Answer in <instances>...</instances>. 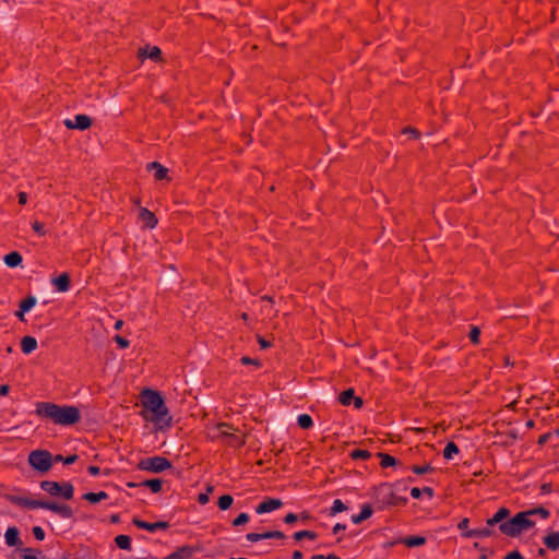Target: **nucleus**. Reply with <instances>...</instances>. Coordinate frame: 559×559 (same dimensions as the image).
<instances>
[{"label":"nucleus","mask_w":559,"mask_h":559,"mask_svg":"<svg viewBox=\"0 0 559 559\" xmlns=\"http://www.w3.org/2000/svg\"><path fill=\"white\" fill-rule=\"evenodd\" d=\"M35 413L37 416L48 418L61 426H71L79 423L81 419V413L76 406H61L50 402L37 403Z\"/></svg>","instance_id":"obj_1"},{"label":"nucleus","mask_w":559,"mask_h":559,"mask_svg":"<svg viewBox=\"0 0 559 559\" xmlns=\"http://www.w3.org/2000/svg\"><path fill=\"white\" fill-rule=\"evenodd\" d=\"M198 501L201 504L207 503L209 502V495L207 493H200L199 497H198Z\"/></svg>","instance_id":"obj_53"},{"label":"nucleus","mask_w":559,"mask_h":559,"mask_svg":"<svg viewBox=\"0 0 559 559\" xmlns=\"http://www.w3.org/2000/svg\"><path fill=\"white\" fill-rule=\"evenodd\" d=\"M138 467L140 469H146L154 473H160L171 467L169 460L163 456H154L146 460H142Z\"/></svg>","instance_id":"obj_7"},{"label":"nucleus","mask_w":559,"mask_h":559,"mask_svg":"<svg viewBox=\"0 0 559 559\" xmlns=\"http://www.w3.org/2000/svg\"><path fill=\"white\" fill-rule=\"evenodd\" d=\"M88 473L92 474V475H97L99 474V467L98 466H94V465H91L88 467Z\"/></svg>","instance_id":"obj_60"},{"label":"nucleus","mask_w":559,"mask_h":559,"mask_svg":"<svg viewBox=\"0 0 559 559\" xmlns=\"http://www.w3.org/2000/svg\"><path fill=\"white\" fill-rule=\"evenodd\" d=\"M132 522H133V524L136 527L143 528V530H146V531H151V532H154L157 528L165 530V528L168 527V523L167 522H163V521L156 522V523H148V522H145V521H142L140 519L134 518Z\"/></svg>","instance_id":"obj_14"},{"label":"nucleus","mask_w":559,"mask_h":559,"mask_svg":"<svg viewBox=\"0 0 559 559\" xmlns=\"http://www.w3.org/2000/svg\"><path fill=\"white\" fill-rule=\"evenodd\" d=\"M257 341L259 343V345L261 346V348L265 349V348H269L272 346L271 342L270 341H266L263 336L261 335H257Z\"/></svg>","instance_id":"obj_46"},{"label":"nucleus","mask_w":559,"mask_h":559,"mask_svg":"<svg viewBox=\"0 0 559 559\" xmlns=\"http://www.w3.org/2000/svg\"><path fill=\"white\" fill-rule=\"evenodd\" d=\"M371 456V453L367 450H360V449H357V450H354L352 453H350V457L353 460H367Z\"/></svg>","instance_id":"obj_35"},{"label":"nucleus","mask_w":559,"mask_h":559,"mask_svg":"<svg viewBox=\"0 0 559 559\" xmlns=\"http://www.w3.org/2000/svg\"><path fill=\"white\" fill-rule=\"evenodd\" d=\"M219 435L217 438L224 440L229 447L240 448L246 443V433H238L239 429L227 423L216 424Z\"/></svg>","instance_id":"obj_4"},{"label":"nucleus","mask_w":559,"mask_h":559,"mask_svg":"<svg viewBox=\"0 0 559 559\" xmlns=\"http://www.w3.org/2000/svg\"><path fill=\"white\" fill-rule=\"evenodd\" d=\"M297 421L298 426L302 429H309L313 425L312 418L307 414L300 415Z\"/></svg>","instance_id":"obj_33"},{"label":"nucleus","mask_w":559,"mask_h":559,"mask_svg":"<svg viewBox=\"0 0 559 559\" xmlns=\"http://www.w3.org/2000/svg\"><path fill=\"white\" fill-rule=\"evenodd\" d=\"M468 523H469V520L467 518H464L463 520L460 521V523L457 524V527L460 530H465V528H467Z\"/></svg>","instance_id":"obj_54"},{"label":"nucleus","mask_w":559,"mask_h":559,"mask_svg":"<svg viewBox=\"0 0 559 559\" xmlns=\"http://www.w3.org/2000/svg\"><path fill=\"white\" fill-rule=\"evenodd\" d=\"M525 512L530 513V516L534 515V514H539V515H542L543 519H547L549 516V511L547 509H545L544 507H539V508H536V509H533L530 511H525Z\"/></svg>","instance_id":"obj_40"},{"label":"nucleus","mask_w":559,"mask_h":559,"mask_svg":"<svg viewBox=\"0 0 559 559\" xmlns=\"http://www.w3.org/2000/svg\"><path fill=\"white\" fill-rule=\"evenodd\" d=\"M408 547L419 546V536H411L402 540Z\"/></svg>","instance_id":"obj_42"},{"label":"nucleus","mask_w":559,"mask_h":559,"mask_svg":"<svg viewBox=\"0 0 559 559\" xmlns=\"http://www.w3.org/2000/svg\"><path fill=\"white\" fill-rule=\"evenodd\" d=\"M510 515V510L507 508H500L492 518L487 520L488 526H493L498 523H503V521Z\"/></svg>","instance_id":"obj_19"},{"label":"nucleus","mask_w":559,"mask_h":559,"mask_svg":"<svg viewBox=\"0 0 559 559\" xmlns=\"http://www.w3.org/2000/svg\"><path fill=\"white\" fill-rule=\"evenodd\" d=\"M147 170H155L154 177L156 180H169L168 169L158 162L147 164Z\"/></svg>","instance_id":"obj_15"},{"label":"nucleus","mask_w":559,"mask_h":559,"mask_svg":"<svg viewBox=\"0 0 559 559\" xmlns=\"http://www.w3.org/2000/svg\"><path fill=\"white\" fill-rule=\"evenodd\" d=\"M378 456L381 459L380 465L383 468H386L389 466H394L396 464V460L391 456L390 454L379 452Z\"/></svg>","instance_id":"obj_29"},{"label":"nucleus","mask_w":559,"mask_h":559,"mask_svg":"<svg viewBox=\"0 0 559 559\" xmlns=\"http://www.w3.org/2000/svg\"><path fill=\"white\" fill-rule=\"evenodd\" d=\"M25 312H26V311H22V309L20 308V310L15 312V316H16V317L22 321V322H24V321H25V317H24V313H25Z\"/></svg>","instance_id":"obj_62"},{"label":"nucleus","mask_w":559,"mask_h":559,"mask_svg":"<svg viewBox=\"0 0 559 559\" xmlns=\"http://www.w3.org/2000/svg\"><path fill=\"white\" fill-rule=\"evenodd\" d=\"M427 495L429 498L433 496V489L431 487L421 488V495Z\"/></svg>","instance_id":"obj_55"},{"label":"nucleus","mask_w":559,"mask_h":559,"mask_svg":"<svg viewBox=\"0 0 559 559\" xmlns=\"http://www.w3.org/2000/svg\"><path fill=\"white\" fill-rule=\"evenodd\" d=\"M353 402H354V406H355L356 408H360V407H362V405H364V401H362V399H361V397H359V396H354Z\"/></svg>","instance_id":"obj_52"},{"label":"nucleus","mask_w":559,"mask_h":559,"mask_svg":"<svg viewBox=\"0 0 559 559\" xmlns=\"http://www.w3.org/2000/svg\"><path fill=\"white\" fill-rule=\"evenodd\" d=\"M139 219L144 224L145 227L151 229L155 228L158 224V219L155 214L146 207H140Z\"/></svg>","instance_id":"obj_11"},{"label":"nucleus","mask_w":559,"mask_h":559,"mask_svg":"<svg viewBox=\"0 0 559 559\" xmlns=\"http://www.w3.org/2000/svg\"><path fill=\"white\" fill-rule=\"evenodd\" d=\"M107 493L105 491L99 492H87L83 495V499L91 502V503H97L102 500L107 499Z\"/></svg>","instance_id":"obj_25"},{"label":"nucleus","mask_w":559,"mask_h":559,"mask_svg":"<svg viewBox=\"0 0 559 559\" xmlns=\"http://www.w3.org/2000/svg\"><path fill=\"white\" fill-rule=\"evenodd\" d=\"M233 501L234 499L230 495H223L219 497L217 504L221 510H227L233 504Z\"/></svg>","instance_id":"obj_32"},{"label":"nucleus","mask_w":559,"mask_h":559,"mask_svg":"<svg viewBox=\"0 0 559 559\" xmlns=\"http://www.w3.org/2000/svg\"><path fill=\"white\" fill-rule=\"evenodd\" d=\"M240 361H241V364H242V365H253V366H255V367H260V366H261L260 360H258V359H252V358L247 357V356L242 357V358L240 359Z\"/></svg>","instance_id":"obj_44"},{"label":"nucleus","mask_w":559,"mask_h":559,"mask_svg":"<svg viewBox=\"0 0 559 559\" xmlns=\"http://www.w3.org/2000/svg\"><path fill=\"white\" fill-rule=\"evenodd\" d=\"M297 515L294 514V513H288L285 518H284V522L287 523V524H293L297 521Z\"/></svg>","instance_id":"obj_50"},{"label":"nucleus","mask_w":559,"mask_h":559,"mask_svg":"<svg viewBox=\"0 0 559 559\" xmlns=\"http://www.w3.org/2000/svg\"><path fill=\"white\" fill-rule=\"evenodd\" d=\"M503 559H524V557L516 550L508 554Z\"/></svg>","instance_id":"obj_49"},{"label":"nucleus","mask_w":559,"mask_h":559,"mask_svg":"<svg viewBox=\"0 0 559 559\" xmlns=\"http://www.w3.org/2000/svg\"><path fill=\"white\" fill-rule=\"evenodd\" d=\"M33 534H34V537L38 540H43L45 538V532L41 527L39 526H35L33 527Z\"/></svg>","instance_id":"obj_45"},{"label":"nucleus","mask_w":559,"mask_h":559,"mask_svg":"<svg viewBox=\"0 0 559 559\" xmlns=\"http://www.w3.org/2000/svg\"><path fill=\"white\" fill-rule=\"evenodd\" d=\"M246 538L249 540V542H259V540H262V539H267V538H273L272 537V531H269V532H265V533H249L247 534Z\"/></svg>","instance_id":"obj_28"},{"label":"nucleus","mask_w":559,"mask_h":559,"mask_svg":"<svg viewBox=\"0 0 559 559\" xmlns=\"http://www.w3.org/2000/svg\"><path fill=\"white\" fill-rule=\"evenodd\" d=\"M480 330L477 326H473L469 331L468 337L473 344L479 343Z\"/></svg>","instance_id":"obj_39"},{"label":"nucleus","mask_w":559,"mask_h":559,"mask_svg":"<svg viewBox=\"0 0 559 559\" xmlns=\"http://www.w3.org/2000/svg\"><path fill=\"white\" fill-rule=\"evenodd\" d=\"M28 464L34 469L46 473L52 466V455L47 450H34L28 455Z\"/></svg>","instance_id":"obj_5"},{"label":"nucleus","mask_w":559,"mask_h":559,"mask_svg":"<svg viewBox=\"0 0 559 559\" xmlns=\"http://www.w3.org/2000/svg\"><path fill=\"white\" fill-rule=\"evenodd\" d=\"M293 559H302V554L299 550L293 552Z\"/></svg>","instance_id":"obj_63"},{"label":"nucleus","mask_w":559,"mask_h":559,"mask_svg":"<svg viewBox=\"0 0 559 559\" xmlns=\"http://www.w3.org/2000/svg\"><path fill=\"white\" fill-rule=\"evenodd\" d=\"M322 559H340L337 556L335 555H329V556H323L322 555Z\"/></svg>","instance_id":"obj_64"},{"label":"nucleus","mask_w":559,"mask_h":559,"mask_svg":"<svg viewBox=\"0 0 559 559\" xmlns=\"http://www.w3.org/2000/svg\"><path fill=\"white\" fill-rule=\"evenodd\" d=\"M36 304V298L34 296H28L20 302V308L22 311L31 310Z\"/></svg>","instance_id":"obj_34"},{"label":"nucleus","mask_w":559,"mask_h":559,"mask_svg":"<svg viewBox=\"0 0 559 559\" xmlns=\"http://www.w3.org/2000/svg\"><path fill=\"white\" fill-rule=\"evenodd\" d=\"M272 537L277 538V539H283L285 537V535L281 531H272Z\"/></svg>","instance_id":"obj_59"},{"label":"nucleus","mask_w":559,"mask_h":559,"mask_svg":"<svg viewBox=\"0 0 559 559\" xmlns=\"http://www.w3.org/2000/svg\"><path fill=\"white\" fill-rule=\"evenodd\" d=\"M92 124H93L92 118L86 115H76L74 117V120H72V119L64 120V126L69 130L76 129V130L84 131V130L90 129L92 127Z\"/></svg>","instance_id":"obj_8"},{"label":"nucleus","mask_w":559,"mask_h":559,"mask_svg":"<svg viewBox=\"0 0 559 559\" xmlns=\"http://www.w3.org/2000/svg\"><path fill=\"white\" fill-rule=\"evenodd\" d=\"M4 263L10 267L19 266L22 263V255L16 252H10L4 257Z\"/></svg>","instance_id":"obj_24"},{"label":"nucleus","mask_w":559,"mask_h":559,"mask_svg":"<svg viewBox=\"0 0 559 559\" xmlns=\"http://www.w3.org/2000/svg\"><path fill=\"white\" fill-rule=\"evenodd\" d=\"M19 203L24 205L27 202V194L25 192H20L17 194Z\"/></svg>","instance_id":"obj_51"},{"label":"nucleus","mask_w":559,"mask_h":559,"mask_svg":"<svg viewBox=\"0 0 559 559\" xmlns=\"http://www.w3.org/2000/svg\"><path fill=\"white\" fill-rule=\"evenodd\" d=\"M347 509V507L338 499L333 502V507L331 508V515H334L338 512H343Z\"/></svg>","instance_id":"obj_37"},{"label":"nucleus","mask_w":559,"mask_h":559,"mask_svg":"<svg viewBox=\"0 0 559 559\" xmlns=\"http://www.w3.org/2000/svg\"><path fill=\"white\" fill-rule=\"evenodd\" d=\"M140 485L148 487L153 492L157 493L162 490L163 481L158 478H154L144 480Z\"/></svg>","instance_id":"obj_26"},{"label":"nucleus","mask_w":559,"mask_h":559,"mask_svg":"<svg viewBox=\"0 0 559 559\" xmlns=\"http://www.w3.org/2000/svg\"><path fill=\"white\" fill-rule=\"evenodd\" d=\"M544 544L550 550L559 549V532H551L545 536Z\"/></svg>","instance_id":"obj_21"},{"label":"nucleus","mask_w":559,"mask_h":559,"mask_svg":"<svg viewBox=\"0 0 559 559\" xmlns=\"http://www.w3.org/2000/svg\"><path fill=\"white\" fill-rule=\"evenodd\" d=\"M136 57L140 60H144L146 58L155 61V62H162V50L157 46L150 47L148 45L144 47H140L136 52Z\"/></svg>","instance_id":"obj_9"},{"label":"nucleus","mask_w":559,"mask_h":559,"mask_svg":"<svg viewBox=\"0 0 559 559\" xmlns=\"http://www.w3.org/2000/svg\"><path fill=\"white\" fill-rule=\"evenodd\" d=\"M21 348L24 354H31L37 348V341L33 336H24L21 340Z\"/></svg>","instance_id":"obj_20"},{"label":"nucleus","mask_w":559,"mask_h":559,"mask_svg":"<svg viewBox=\"0 0 559 559\" xmlns=\"http://www.w3.org/2000/svg\"><path fill=\"white\" fill-rule=\"evenodd\" d=\"M115 341L121 348H126L129 346V341L120 335H116Z\"/></svg>","instance_id":"obj_47"},{"label":"nucleus","mask_w":559,"mask_h":559,"mask_svg":"<svg viewBox=\"0 0 559 559\" xmlns=\"http://www.w3.org/2000/svg\"><path fill=\"white\" fill-rule=\"evenodd\" d=\"M9 390H10L9 385H7V384L0 385V395L5 396L9 393Z\"/></svg>","instance_id":"obj_57"},{"label":"nucleus","mask_w":559,"mask_h":559,"mask_svg":"<svg viewBox=\"0 0 559 559\" xmlns=\"http://www.w3.org/2000/svg\"><path fill=\"white\" fill-rule=\"evenodd\" d=\"M490 527L491 526L487 525L486 527H483V528L471 530V531H467L464 535L466 537H478V538L489 537L493 533V531Z\"/></svg>","instance_id":"obj_22"},{"label":"nucleus","mask_w":559,"mask_h":559,"mask_svg":"<svg viewBox=\"0 0 559 559\" xmlns=\"http://www.w3.org/2000/svg\"><path fill=\"white\" fill-rule=\"evenodd\" d=\"M282 501L280 499H267L265 501H263L262 503H260L258 507H257V512L259 514L261 513H265V512H271L273 510H276L278 508L282 507Z\"/></svg>","instance_id":"obj_16"},{"label":"nucleus","mask_w":559,"mask_h":559,"mask_svg":"<svg viewBox=\"0 0 559 559\" xmlns=\"http://www.w3.org/2000/svg\"><path fill=\"white\" fill-rule=\"evenodd\" d=\"M4 498L8 501H10L11 503L17 504L20 507L33 508V509L38 508L39 500H31V499H27L24 497H19V496L11 495V493H5Z\"/></svg>","instance_id":"obj_12"},{"label":"nucleus","mask_w":559,"mask_h":559,"mask_svg":"<svg viewBox=\"0 0 559 559\" xmlns=\"http://www.w3.org/2000/svg\"><path fill=\"white\" fill-rule=\"evenodd\" d=\"M534 525L535 522L531 520L530 513L519 512L512 519L501 523L499 530L507 536L515 537L520 535L522 531L528 530Z\"/></svg>","instance_id":"obj_3"},{"label":"nucleus","mask_w":559,"mask_h":559,"mask_svg":"<svg viewBox=\"0 0 559 559\" xmlns=\"http://www.w3.org/2000/svg\"><path fill=\"white\" fill-rule=\"evenodd\" d=\"M294 538L296 540H301L304 538L316 539L317 534L312 531H300V532L295 533Z\"/></svg>","instance_id":"obj_36"},{"label":"nucleus","mask_w":559,"mask_h":559,"mask_svg":"<svg viewBox=\"0 0 559 559\" xmlns=\"http://www.w3.org/2000/svg\"><path fill=\"white\" fill-rule=\"evenodd\" d=\"M142 405L152 415L144 416L146 420L154 423L159 429H165L171 425V416L168 415V408L159 394V392L152 389H144L141 393Z\"/></svg>","instance_id":"obj_2"},{"label":"nucleus","mask_w":559,"mask_h":559,"mask_svg":"<svg viewBox=\"0 0 559 559\" xmlns=\"http://www.w3.org/2000/svg\"><path fill=\"white\" fill-rule=\"evenodd\" d=\"M32 228L35 233L39 234L40 236H45L46 235V230L44 228V224L38 222V221H35L33 224H32Z\"/></svg>","instance_id":"obj_43"},{"label":"nucleus","mask_w":559,"mask_h":559,"mask_svg":"<svg viewBox=\"0 0 559 559\" xmlns=\"http://www.w3.org/2000/svg\"><path fill=\"white\" fill-rule=\"evenodd\" d=\"M78 460V455L73 454V455H69L67 456L63 462L64 464H72L74 463L75 461Z\"/></svg>","instance_id":"obj_56"},{"label":"nucleus","mask_w":559,"mask_h":559,"mask_svg":"<svg viewBox=\"0 0 559 559\" xmlns=\"http://www.w3.org/2000/svg\"><path fill=\"white\" fill-rule=\"evenodd\" d=\"M457 453L459 447L454 442H449L443 450V456L448 460H451Z\"/></svg>","instance_id":"obj_31"},{"label":"nucleus","mask_w":559,"mask_h":559,"mask_svg":"<svg viewBox=\"0 0 559 559\" xmlns=\"http://www.w3.org/2000/svg\"><path fill=\"white\" fill-rule=\"evenodd\" d=\"M354 390L353 389H348V390H345L343 391L340 395H338V402L343 405H349L350 402L353 401L354 399Z\"/></svg>","instance_id":"obj_30"},{"label":"nucleus","mask_w":559,"mask_h":559,"mask_svg":"<svg viewBox=\"0 0 559 559\" xmlns=\"http://www.w3.org/2000/svg\"><path fill=\"white\" fill-rule=\"evenodd\" d=\"M23 559H37V555L40 554L39 549L25 548L23 549Z\"/></svg>","instance_id":"obj_38"},{"label":"nucleus","mask_w":559,"mask_h":559,"mask_svg":"<svg viewBox=\"0 0 559 559\" xmlns=\"http://www.w3.org/2000/svg\"><path fill=\"white\" fill-rule=\"evenodd\" d=\"M411 495L415 498V499H419V487H414L411 491Z\"/></svg>","instance_id":"obj_61"},{"label":"nucleus","mask_w":559,"mask_h":559,"mask_svg":"<svg viewBox=\"0 0 559 559\" xmlns=\"http://www.w3.org/2000/svg\"><path fill=\"white\" fill-rule=\"evenodd\" d=\"M38 508L50 510L63 518H72L73 515L72 509L67 504H58L56 502L49 501H39Z\"/></svg>","instance_id":"obj_10"},{"label":"nucleus","mask_w":559,"mask_h":559,"mask_svg":"<svg viewBox=\"0 0 559 559\" xmlns=\"http://www.w3.org/2000/svg\"><path fill=\"white\" fill-rule=\"evenodd\" d=\"M403 134H412L414 138L418 136V131L413 127H406L402 129Z\"/></svg>","instance_id":"obj_48"},{"label":"nucleus","mask_w":559,"mask_h":559,"mask_svg":"<svg viewBox=\"0 0 559 559\" xmlns=\"http://www.w3.org/2000/svg\"><path fill=\"white\" fill-rule=\"evenodd\" d=\"M116 545L123 550H130L131 549V539L127 535H118L115 538Z\"/></svg>","instance_id":"obj_27"},{"label":"nucleus","mask_w":559,"mask_h":559,"mask_svg":"<svg viewBox=\"0 0 559 559\" xmlns=\"http://www.w3.org/2000/svg\"><path fill=\"white\" fill-rule=\"evenodd\" d=\"M345 528H346V526L344 524L337 523L333 527V533L337 534L338 532L344 531Z\"/></svg>","instance_id":"obj_58"},{"label":"nucleus","mask_w":559,"mask_h":559,"mask_svg":"<svg viewBox=\"0 0 559 559\" xmlns=\"http://www.w3.org/2000/svg\"><path fill=\"white\" fill-rule=\"evenodd\" d=\"M51 283L58 292L66 293L70 288L71 278L68 273H62L58 277L52 278Z\"/></svg>","instance_id":"obj_13"},{"label":"nucleus","mask_w":559,"mask_h":559,"mask_svg":"<svg viewBox=\"0 0 559 559\" xmlns=\"http://www.w3.org/2000/svg\"><path fill=\"white\" fill-rule=\"evenodd\" d=\"M371 515H372V508H371V506L365 504L361 508L360 513L358 515H354L352 518V521L355 524H359V523L364 522L365 520L369 519Z\"/></svg>","instance_id":"obj_23"},{"label":"nucleus","mask_w":559,"mask_h":559,"mask_svg":"<svg viewBox=\"0 0 559 559\" xmlns=\"http://www.w3.org/2000/svg\"><path fill=\"white\" fill-rule=\"evenodd\" d=\"M5 542L9 546L19 547L22 542L19 537V530L16 527H9L5 532Z\"/></svg>","instance_id":"obj_18"},{"label":"nucleus","mask_w":559,"mask_h":559,"mask_svg":"<svg viewBox=\"0 0 559 559\" xmlns=\"http://www.w3.org/2000/svg\"><path fill=\"white\" fill-rule=\"evenodd\" d=\"M40 488L51 496H62L67 500L72 499L74 493V488L70 483L60 485L57 481L43 480L40 483Z\"/></svg>","instance_id":"obj_6"},{"label":"nucleus","mask_w":559,"mask_h":559,"mask_svg":"<svg viewBox=\"0 0 559 559\" xmlns=\"http://www.w3.org/2000/svg\"><path fill=\"white\" fill-rule=\"evenodd\" d=\"M193 552L194 550L192 547L182 546L164 559H188L193 555Z\"/></svg>","instance_id":"obj_17"},{"label":"nucleus","mask_w":559,"mask_h":559,"mask_svg":"<svg viewBox=\"0 0 559 559\" xmlns=\"http://www.w3.org/2000/svg\"><path fill=\"white\" fill-rule=\"evenodd\" d=\"M249 521V515L247 513H240L234 521H233V525L234 526H240V525H243L246 523H248Z\"/></svg>","instance_id":"obj_41"}]
</instances>
